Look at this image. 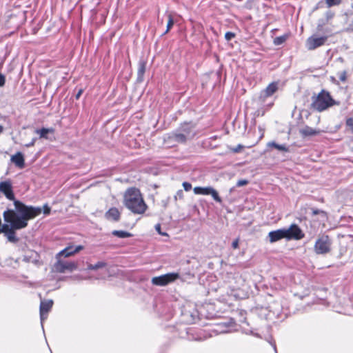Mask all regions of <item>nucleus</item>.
Instances as JSON below:
<instances>
[{"label":"nucleus","instance_id":"obj_38","mask_svg":"<svg viewBox=\"0 0 353 353\" xmlns=\"http://www.w3.org/2000/svg\"><path fill=\"white\" fill-rule=\"evenodd\" d=\"M30 263H32L37 265H40L41 264V263L40 262V261L38 259V254H37V256H34V258H32V259L31 260V262Z\"/></svg>","mask_w":353,"mask_h":353},{"label":"nucleus","instance_id":"obj_8","mask_svg":"<svg viewBox=\"0 0 353 353\" xmlns=\"http://www.w3.org/2000/svg\"><path fill=\"white\" fill-rule=\"evenodd\" d=\"M53 268L57 272L64 273L66 270L72 272L76 270L77 265L74 262H68L57 259V262L54 264Z\"/></svg>","mask_w":353,"mask_h":353},{"label":"nucleus","instance_id":"obj_20","mask_svg":"<svg viewBox=\"0 0 353 353\" xmlns=\"http://www.w3.org/2000/svg\"><path fill=\"white\" fill-rule=\"evenodd\" d=\"M73 254H74L73 252V247L68 246L65 248H64L63 250L60 251L56 255V259H60V257H61V256L69 257L70 256H72Z\"/></svg>","mask_w":353,"mask_h":353},{"label":"nucleus","instance_id":"obj_24","mask_svg":"<svg viewBox=\"0 0 353 353\" xmlns=\"http://www.w3.org/2000/svg\"><path fill=\"white\" fill-rule=\"evenodd\" d=\"M112 234L121 239L128 238L132 236V234L130 232L123 231V230H114L112 231Z\"/></svg>","mask_w":353,"mask_h":353},{"label":"nucleus","instance_id":"obj_2","mask_svg":"<svg viewBox=\"0 0 353 353\" xmlns=\"http://www.w3.org/2000/svg\"><path fill=\"white\" fill-rule=\"evenodd\" d=\"M123 205L136 214H143L148 208L140 190L136 188H130L125 190L123 194Z\"/></svg>","mask_w":353,"mask_h":353},{"label":"nucleus","instance_id":"obj_10","mask_svg":"<svg viewBox=\"0 0 353 353\" xmlns=\"http://www.w3.org/2000/svg\"><path fill=\"white\" fill-rule=\"evenodd\" d=\"M285 232H287L286 239L288 240H300L304 237V234L296 224H292L290 228H285Z\"/></svg>","mask_w":353,"mask_h":353},{"label":"nucleus","instance_id":"obj_30","mask_svg":"<svg viewBox=\"0 0 353 353\" xmlns=\"http://www.w3.org/2000/svg\"><path fill=\"white\" fill-rule=\"evenodd\" d=\"M34 256H37V252H32L30 253V255H25L23 256V261L26 263H30L32 258H34Z\"/></svg>","mask_w":353,"mask_h":353},{"label":"nucleus","instance_id":"obj_36","mask_svg":"<svg viewBox=\"0 0 353 353\" xmlns=\"http://www.w3.org/2000/svg\"><path fill=\"white\" fill-rule=\"evenodd\" d=\"M346 125L349 126L353 132V118H349L346 120Z\"/></svg>","mask_w":353,"mask_h":353},{"label":"nucleus","instance_id":"obj_7","mask_svg":"<svg viewBox=\"0 0 353 353\" xmlns=\"http://www.w3.org/2000/svg\"><path fill=\"white\" fill-rule=\"evenodd\" d=\"M328 38L327 35H324L321 37H317L316 35H312L306 41V48L309 50H314L316 48L323 46L327 41Z\"/></svg>","mask_w":353,"mask_h":353},{"label":"nucleus","instance_id":"obj_6","mask_svg":"<svg viewBox=\"0 0 353 353\" xmlns=\"http://www.w3.org/2000/svg\"><path fill=\"white\" fill-rule=\"evenodd\" d=\"M194 193L195 194H201V195H211L215 201L221 203L222 202L221 198L219 196L217 191L214 189L212 187H195L193 190Z\"/></svg>","mask_w":353,"mask_h":353},{"label":"nucleus","instance_id":"obj_14","mask_svg":"<svg viewBox=\"0 0 353 353\" xmlns=\"http://www.w3.org/2000/svg\"><path fill=\"white\" fill-rule=\"evenodd\" d=\"M168 140L172 142H176L179 143H184L188 139V138L179 130L176 132H173L168 135Z\"/></svg>","mask_w":353,"mask_h":353},{"label":"nucleus","instance_id":"obj_47","mask_svg":"<svg viewBox=\"0 0 353 353\" xmlns=\"http://www.w3.org/2000/svg\"><path fill=\"white\" fill-rule=\"evenodd\" d=\"M243 148L241 145H239L236 148L234 149V152H238Z\"/></svg>","mask_w":353,"mask_h":353},{"label":"nucleus","instance_id":"obj_23","mask_svg":"<svg viewBox=\"0 0 353 353\" xmlns=\"http://www.w3.org/2000/svg\"><path fill=\"white\" fill-rule=\"evenodd\" d=\"M107 263L104 261H99L96 264H88L87 269L89 270H96L106 267Z\"/></svg>","mask_w":353,"mask_h":353},{"label":"nucleus","instance_id":"obj_26","mask_svg":"<svg viewBox=\"0 0 353 353\" xmlns=\"http://www.w3.org/2000/svg\"><path fill=\"white\" fill-rule=\"evenodd\" d=\"M288 37V34H283L282 36L276 37L274 39V44L276 46L281 45L287 40Z\"/></svg>","mask_w":353,"mask_h":353},{"label":"nucleus","instance_id":"obj_37","mask_svg":"<svg viewBox=\"0 0 353 353\" xmlns=\"http://www.w3.org/2000/svg\"><path fill=\"white\" fill-rule=\"evenodd\" d=\"M248 183V181L247 180L241 179V180H239L237 181L236 185L238 187H241V186L247 185Z\"/></svg>","mask_w":353,"mask_h":353},{"label":"nucleus","instance_id":"obj_15","mask_svg":"<svg viewBox=\"0 0 353 353\" xmlns=\"http://www.w3.org/2000/svg\"><path fill=\"white\" fill-rule=\"evenodd\" d=\"M278 89L277 83L272 82L268 85V86L261 92L260 98L264 100L266 97L272 96Z\"/></svg>","mask_w":353,"mask_h":353},{"label":"nucleus","instance_id":"obj_34","mask_svg":"<svg viewBox=\"0 0 353 353\" xmlns=\"http://www.w3.org/2000/svg\"><path fill=\"white\" fill-rule=\"evenodd\" d=\"M338 77H339V79L341 81H345L346 80V72L345 71H343L341 72H339L338 74Z\"/></svg>","mask_w":353,"mask_h":353},{"label":"nucleus","instance_id":"obj_19","mask_svg":"<svg viewBox=\"0 0 353 353\" xmlns=\"http://www.w3.org/2000/svg\"><path fill=\"white\" fill-rule=\"evenodd\" d=\"M54 129L53 128H43L41 129H36L35 133L39 135L40 138H43L46 139H50L48 137L49 133H53Z\"/></svg>","mask_w":353,"mask_h":353},{"label":"nucleus","instance_id":"obj_51","mask_svg":"<svg viewBox=\"0 0 353 353\" xmlns=\"http://www.w3.org/2000/svg\"><path fill=\"white\" fill-rule=\"evenodd\" d=\"M351 7L353 8V0H352V4H351Z\"/></svg>","mask_w":353,"mask_h":353},{"label":"nucleus","instance_id":"obj_1","mask_svg":"<svg viewBox=\"0 0 353 353\" xmlns=\"http://www.w3.org/2000/svg\"><path fill=\"white\" fill-rule=\"evenodd\" d=\"M41 213L40 207L26 205L20 201H14V210L8 209L3 212L4 221L9 223L3 224L0 228V233L4 235L12 230L25 228L28 221Z\"/></svg>","mask_w":353,"mask_h":353},{"label":"nucleus","instance_id":"obj_11","mask_svg":"<svg viewBox=\"0 0 353 353\" xmlns=\"http://www.w3.org/2000/svg\"><path fill=\"white\" fill-rule=\"evenodd\" d=\"M53 305V301L51 299L46 301H41L40 303V319L42 328L43 329V321L48 317V313L51 310Z\"/></svg>","mask_w":353,"mask_h":353},{"label":"nucleus","instance_id":"obj_3","mask_svg":"<svg viewBox=\"0 0 353 353\" xmlns=\"http://www.w3.org/2000/svg\"><path fill=\"white\" fill-rule=\"evenodd\" d=\"M338 104L331 97L330 93L322 90L316 96L312 97L311 106L318 112H323L332 105Z\"/></svg>","mask_w":353,"mask_h":353},{"label":"nucleus","instance_id":"obj_31","mask_svg":"<svg viewBox=\"0 0 353 353\" xmlns=\"http://www.w3.org/2000/svg\"><path fill=\"white\" fill-rule=\"evenodd\" d=\"M325 16L326 22H329V21L331 20L334 17V12H333L331 10H328L325 12Z\"/></svg>","mask_w":353,"mask_h":353},{"label":"nucleus","instance_id":"obj_48","mask_svg":"<svg viewBox=\"0 0 353 353\" xmlns=\"http://www.w3.org/2000/svg\"><path fill=\"white\" fill-rule=\"evenodd\" d=\"M177 195H179V197H181V196H182V195H183V192H182V190H179V191H178V192H177Z\"/></svg>","mask_w":353,"mask_h":353},{"label":"nucleus","instance_id":"obj_28","mask_svg":"<svg viewBox=\"0 0 353 353\" xmlns=\"http://www.w3.org/2000/svg\"><path fill=\"white\" fill-rule=\"evenodd\" d=\"M343 0H325V3L327 8L339 6Z\"/></svg>","mask_w":353,"mask_h":353},{"label":"nucleus","instance_id":"obj_25","mask_svg":"<svg viewBox=\"0 0 353 353\" xmlns=\"http://www.w3.org/2000/svg\"><path fill=\"white\" fill-rule=\"evenodd\" d=\"M5 236L7 237L8 240L11 243H16L19 241V239L15 235L14 230H12L11 232L6 234Z\"/></svg>","mask_w":353,"mask_h":353},{"label":"nucleus","instance_id":"obj_45","mask_svg":"<svg viewBox=\"0 0 353 353\" xmlns=\"http://www.w3.org/2000/svg\"><path fill=\"white\" fill-rule=\"evenodd\" d=\"M36 140H37V138H33L32 140L31 141V142H29V143L26 144L25 146L27 148L33 146L35 143Z\"/></svg>","mask_w":353,"mask_h":353},{"label":"nucleus","instance_id":"obj_12","mask_svg":"<svg viewBox=\"0 0 353 353\" xmlns=\"http://www.w3.org/2000/svg\"><path fill=\"white\" fill-rule=\"evenodd\" d=\"M195 125L192 123H185L178 129L188 139H192L195 135Z\"/></svg>","mask_w":353,"mask_h":353},{"label":"nucleus","instance_id":"obj_40","mask_svg":"<svg viewBox=\"0 0 353 353\" xmlns=\"http://www.w3.org/2000/svg\"><path fill=\"white\" fill-rule=\"evenodd\" d=\"M196 314H193V313H190V319H187V322L189 323H194V320H195V318H196Z\"/></svg>","mask_w":353,"mask_h":353},{"label":"nucleus","instance_id":"obj_16","mask_svg":"<svg viewBox=\"0 0 353 353\" xmlns=\"http://www.w3.org/2000/svg\"><path fill=\"white\" fill-rule=\"evenodd\" d=\"M321 132V131L319 129H314L307 125L300 129L299 130V132L303 137L315 136L319 134Z\"/></svg>","mask_w":353,"mask_h":353},{"label":"nucleus","instance_id":"obj_46","mask_svg":"<svg viewBox=\"0 0 353 353\" xmlns=\"http://www.w3.org/2000/svg\"><path fill=\"white\" fill-rule=\"evenodd\" d=\"M82 93H83V90L80 89L75 95L76 99H79L80 98L81 95L82 94Z\"/></svg>","mask_w":353,"mask_h":353},{"label":"nucleus","instance_id":"obj_39","mask_svg":"<svg viewBox=\"0 0 353 353\" xmlns=\"http://www.w3.org/2000/svg\"><path fill=\"white\" fill-rule=\"evenodd\" d=\"M312 214L313 215H317L319 214H325V212L323 211V210H319V209H312Z\"/></svg>","mask_w":353,"mask_h":353},{"label":"nucleus","instance_id":"obj_29","mask_svg":"<svg viewBox=\"0 0 353 353\" xmlns=\"http://www.w3.org/2000/svg\"><path fill=\"white\" fill-rule=\"evenodd\" d=\"M174 23V22L172 15L168 14V23H167V28H166L165 32L163 33V34L168 33L170 31V30L173 26Z\"/></svg>","mask_w":353,"mask_h":353},{"label":"nucleus","instance_id":"obj_43","mask_svg":"<svg viewBox=\"0 0 353 353\" xmlns=\"http://www.w3.org/2000/svg\"><path fill=\"white\" fill-rule=\"evenodd\" d=\"M239 239H236L232 243V247L234 248V249H236L239 248Z\"/></svg>","mask_w":353,"mask_h":353},{"label":"nucleus","instance_id":"obj_35","mask_svg":"<svg viewBox=\"0 0 353 353\" xmlns=\"http://www.w3.org/2000/svg\"><path fill=\"white\" fill-rule=\"evenodd\" d=\"M182 185L185 191H190L192 189V185L189 182H183Z\"/></svg>","mask_w":353,"mask_h":353},{"label":"nucleus","instance_id":"obj_41","mask_svg":"<svg viewBox=\"0 0 353 353\" xmlns=\"http://www.w3.org/2000/svg\"><path fill=\"white\" fill-rule=\"evenodd\" d=\"M83 249V245H77L76 246L75 248H73V252L74 254H76L77 252H79V251L82 250Z\"/></svg>","mask_w":353,"mask_h":353},{"label":"nucleus","instance_id":"obj_18","mask_svg":"<svg viewBox=\"0 0 353 353\" xmlns=\"http://www.w3.org/2000/svg\"><path fill=\"white\" fill-rule=\"evenodd\" d=\"M12 161L19 168L24 167V158L21 152H17L11 158Z\"/></svg>","mask_w":353,"mask_h":353},{"label":"nucleus","instance_id":"obj_42","mask_svg":"<svg viewBox=\"0 0 353 353\" xmlns=\"http://www.w3.org/2000/svg\"><path fill=\"white\" fill-rule=\"evenodd\" d=\"M155 230L158 232L159 234H161L163 236L167 235L166 233L161 232V225L160 224H157L155 225Z\"/></svg>","mask_w":353,"mask_h":353},{"label":"nucleus","instance_id":"obj_21","mask_svg":"<svg viewBox=\"0 0 353 353\" xmlns=\"http://www.w3.org/2000/svg\"><path fill=\"white\" fill-rule=\"evenodd\" d=\"M145 72V63L142 61L139 63L137 71V81L141 82L143 80V76Z\"/></svg>","mask_w":353,"mask_h":353},{"label":"nucleus","instance_id":"obj_9","mask_svg":"<svg viewBox=\"0 0 353 353\" xmlns=\"http://www.w3.org/2000/svg\"><path fill=\"white\" fill-rule=\"evenodd\" d=\"M0 192L2 193L8 200L17 201L13 192V187L10 180L0 182Z\"/></svg>","mask_w":353,"mask_h":353},{"label":"nucleus","instance_id":"obj_13","mask_svg":"<svg viewBox=\"0 0 353 353\" xmlns=\"http://www.w3.org/2000/svg\"><path fill=\"white\" fill-rule=\"evenodd\" d=\"M286 234L285 228L271 231L268 233L269 241L272 243L282 239H286Z\"/></svg>","mask_w":353,"mask_h":353},{"label":"nucleus","instance_id":"obj_5","mask_svg":"<svg viewBox=\"0 0 353 353\" xmlns=\"http://www.w3.org/2000/svg\"><path fill=\"white\" fill-rule=\"evenodd\" d=\"M180 278V274L177 272H171L159 276H155L152 279V283L154 285L165 286L168 284L174 282Z\"/></svg>","mask_w":353,"mask_h":353},{"label":"nucleus","instance_id":"obj_27","mask_svg":"<svg viewBox=\"0 0 353 353\" xmlns=\"http://www.w3.org/2000/svg\"><path fill=\"white\" fill-rule=\"evenodd\" d=\"M268 145L269 146H272L274 147V148L279 150H281V151H284V152H288V148L286 147L285 145H279L275 142H270L268 143Z\"/></svg>","mask_w":353,"mask_h":353},{"label":"nucleus","instance_id":"obj_22","mask_svg":"<svg viewBox=\"0 0 353 353\" xmlns=\"http://www.w3.org/2000/svg\"><path fill=\"white\" fill-rule=\"evenodd\" d=\"M328 22H326V20L324 19H320L319 20L317 26H316V30L319 32H323V33H328L331 34V30L328 28L324 29L323 27L327 24Z\"/></svg>","mask_w":353,"mask_h":353},{"label":"nucleus","instance_id":"obj_49","mask_svg":"<svg viewBox=\"0 0 353 353\" xmlns=\"http://www.w3.org/2000/svg\"><path fill=\"white\" fill-rule=\"evenodd\" d=\"M3 128L2 125H0V134L3 132Z\"/></svg>","mask_w":353,"mask_h":353},{"label":"nucleus","instance_id":"obj_44","mask_svg":"<svg viewBox=\"0 0 353 353\" xmlns=\"http://www.w3.org/2000/svg\"><path fill=\"white\" fill-rule=\"evenodd\" d=\"M6 78L5 76L0 73V86H3L5 85Z\"/></svg>","mask_w":353,"mask_h":353},{"label":"nucleus","instance_id":"obj_33","mask_svg":"<svg viewBox=\"0 0 353 353\" xmlns=\"http://www.w3.org/2000/svg\"><path fill=\"white\" fill-rule=\"evenodd\" d=\"M235 37V34L234 32H227L225 34V39L227 40V41H230L232 40L233 38Z\"/></svg>","mask_w":353,"mask_h":353},{"label":"nucleus","instance_id":"obj_32","mask_svg":"<svg viewBox=\"0 0 353 353\" xmlns=\"http://www.w3.org/2000/svg\"><path fill=\"white\" fill-rule=\"evenodd\" d=\"M41 209V212L43 211L45 215H48L50 213L51 208L48 205V204H45L43 208H40Z\"/></svg>","mask_w":353,"mask_h":353},{"label":"nucleus","instance_id":"obj_50","mask_svg":"<svg viewBox=\"0 0 353 353\" xmlns=\"http://www.w3.org/2000/svg\"><path fill=\"white\" fill-rule=\"evenodd\" d=\"M274 349L275 352H276V345H274Z\"/></svg>","mask_w":353,"mask_h":353},{"label":"nucleus","instance_id":"obj_17","mask_svg":"<svg viewBox=\"0 0 353 353\" xmlns=\"http://www.w3.org/2000/svg\"><path fill=\"white\" fill-rule=\"evenodd\" d=\"M120 212L117 208H112L105 213V217L108 220L118 221L120 219Z\"/></svg>","mask_w":353,"mask_h":353},{"label":"nucleus","instance_id":"obj_4","mask_svg":"<svg viewBox=\"0 0 353 353\" xmlns=\"http://www.w3.org/2000/svg\"><path fill=\"white\" fill-rule=\"evenodd\" d=\"M332 241L327 234H322L318 236L314 250L316 254H326L331 251Z\"/></svg>","mask_w":353,"mask_h":353}]
</instances>
